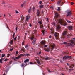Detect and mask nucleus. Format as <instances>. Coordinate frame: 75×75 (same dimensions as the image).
<instances>
[{"label": "nucleus", "instance_id": "obj_20", "mask_svg": "<svg viewBox=\"0 0 75 75\" xmlns=\"http://www.w3.org/2000/svg\"><path fill=\"white\" fill-rule=\"evenodd\" d=\"M21 18H22L21 20L22 21H23L24 19V16H23V15H22L21 16Z\"/></svg>", "mask_w": 75, "mask_h": 75}, {"label": "nucleus", "instance_id": "obj_1", "mask_svg": "<svg viewBox=\"0 0 75 75\" xmlns=\"http://www.w3.org/2000/svg\"><path fill=\"white\" fill-rule=\"evenodd\" d=\"M58 22L61 25H64V26H65L67 25V23L65 22L64 20L60 19H59L58 21Z\"/></svg>", "mask_w": 75, "mask_h": 75}, {"label": "nucleus", "instance_id": "obj_38", "mask_svg": "<svg viewBox=\"0 0 75 75\" xmlns=\"http://www.w3.org/2000/svg\"><path fill=\"white\" fill-rule=\"evenodd\" d=\"M42 34H43V35H44V33H44V30H42Z\"/></svg>", "mask_w": 75, "mask_h": 75}, {"label": "nucleus", "instance_id": "obj_63", "mask_svg": "<svg viewBox=\"0 0 75 75\" xmlns=\"http://www.w3.org/2000/svg\"><path fill=\"white\" fill-rule=\"evenodd\" d=\"M41 54V52H40L39 53V54Z\"/></svg>", "mask_w": 75, "mask_h": 75}, {"label": "nucleus", "instance_id": "obj_58", "mask_svg": "<svg viewBox=\"0 0 75 75\" xmlns=\"http://www.w3.org/2000/svg\"><path fill=\"white\" fill-rule=\"evenodd\" d=\"M16 38H17V37H15V38H14V40H16Z\"/></svg>", "mask_w": 75, "mask_h": 75}, {"label": "nucleus", "instance_id": "obj_27", "mask_svg": "<svg viewBox=\"0 0 75 75\" xmlns=\"http://www.w3.org/2000/svg\"><path fill=\"white\" fill-rule=\"evenodd\" d=\"M15 11V13L16 14H18V13H19L18 12L17 10H16Z\"/></svg>", "mask_w": 75, "mask_h": 75}, {"label": "nucleus", "instance_id": "obj_8", "mask_svg": "<svg viewBox=\"0 0 75 75\" xmlns=\"http://www.w3.org/2000/svg\"><path fill=\"white\" fill-rule=\"evenodd\" d=\"M70 42L72 44H74L75 42V38H73L70 41Z\"/></svg>", "mask_w": 75, "mask_h": 75}, {"label": "nucleus", "instance_id": "obj_25", "mask_svg": "<svg viewBox=\"0 0 75 75\" xmlns=\"http://www.w3.org/2000/svg\"><path fill=\"white\" fill-rule=\"evenodd\" d=\"M66 20L67 21V22H68V23H71V22L69 20L66 19Z\"/></svg>", "mask_w": 75, "mask_h": 75}, {"label": "nucleus", "instance_id": "obj_47", "mask_svg": "<svg viewBox=\"0 0 75 75\" xmlns=\"http://www.w3.org/2000/svg\"><path fill=\"white\" fill-rule=\"evenodd\" d=\"M3 4H5V2L4 1H3V3H2Z\"/></svg>", "mask_w": 75, "mask_h": 75}, {"label": "nucleus", "instance_id": "obj_6", "mask_svg": "<svg viewBox=\"0 0 75 75\" xmlns=\"http://www.w3.org/2000/svg\"><path fill=\"white\" fill-rule=\"evenodd\" d=\"M74 45H75V43L73 45L71 43H68L66 44V47H68V46H73Z\"/></svg>", "mask_w": 75, "mask_h": 75}, {"label": "nucleus", "instance_id": "obj_13", "mask_svg": "<svg viewBox=\"0 0 75 75\" xmlns=\"http://www.w3.org/2000/svg\"><path fill=\"white\" fill-rule=\"evenodd\" d=\"M28 61H29V59H27L24 61V63H27V62H28Z\"/></svg>", "mask_w": 75, "mask_h": 75}, {"label": "nucleus", "instance_id": "obj_19", "mask_svg": "<svg viewBox=\"0 0 75 75\" xmlns=\"http://www.w3.org/2000/svg\"><path fill=\"white\" fill-rule=\"evenodd\" d=\"M41 45H44V44H45V42H44L43 41H42L41 42Z\"/></svg>", "mask_w": 75, "mask_h": 75}, {"label": "nucleus", "instance_id": "obj_51", "mask_svg": "<svg viewBox=\"0 0 75 75\" xmlns=\"http://www.w3.org/2000/svg\"><path fill=\"white\" fill-rule=\"evenodd\" d=\"M10 55V54H8L7 57H9Z\"/></svg>", "mask_w": 75, "mask_h": 75}, {"label": "nucleus", "instance_id": "obj_11", "mask_svg": "<svg viewBox=\"0 0 75 75\" xmlns=\"http://www.w3.org/2000/svg\"><path fill=\"white\" fill-rule=\"evenodd\" d=\"M51 34H54V28H52L51 29Z\"/></svg>", "mask_w": 75, "mask_h": 75}, {"label": "nucleus", "instance_id": "obj_40", "mask_svg": "<svg viewBox=\"0 0 75 75\" xmlns=\"http://www.w3.org/2000/svg\"><path fill=\"white\" fill-rule=\"evenodd\" d=\"M69 68H73V67L72 66H70L69 67Z\"/></svg>", "mask_w": 75, "mask_h": 75}, {"label": "nucleus", "instance_id": "obj_9", "mask_svg": "<svg viewBox=\"0 0 75 75\" xmlns=\"http://www.w3.org/2000/svg\"><path fill=\"white\" fill-rule=\"evenodd\" d=\"M44 50L46 51H47V52H48L49 51H50V47H49L47 48H45Z\"/></svg>", "mask_w": 75, "mask_h": 75}, {"label": "nucleus", "instance_id": "obj_64", "mask_svg": "<svg viewBox=\"0 0 75 75\" xmlns=\"http://www.w3.org/2000/svg\"><path fill=\"white\" fill-rule=\"evenodd\" d=\"M12 62V61H10L9 62L10 64H11V63Z\"/></svg>", "mask_w": 75, "mask_h": 75}, {"label": "nucleus", "instance_id": "obj_33", "mask_svg": "<svg viewBox=\"0 0 75 75\" xmlns=\"http://www.w3.org/2000/svg\"><path fill=\"white\" fill-rule=\"evenodd\" d=\"M28 46L27 45L25 46V47L26 48H27V50L28 49V48H28Z\"/></svg>", "mask_w": 75, "mask_h": 75}, {"label": "nucleus", "instance_id": "obj_35", "mask_svg": "<svg viewBox=\"0 0 75 75\" xmlns=\"http://www.w3.org/2000/svg\"><path fill=\"white\" fill-rule=\"evenodd\" d=\"M43 7V5H41L40 7V8H42Z\"/></svg>", "mask_w": 75, "mask_h": 75}, {"label": "nucleus", "instance_id": "obj_24", "mask_svg": "<svg viewBox=\"0 0 75 75\" xmlns=\"http://www.w3.org/2000/svg\"><path fill=\"white\" fill-rule=\"evenodd\" d=\"M50 59V57H47L45 58V60H48Z\"/></svg>", "mask_w": 75, "mask_h": 75}, {"label": "nucleus", "instance_id": "obj_56", "mask_svg": "<svg viewBox=\"0 0 75 75\" xmlns=\"http://www.w3.org/2000/svg\"><path fill=\"white\" fill-rule=\"evenodd\" d=\"M7 60H8V59H5V61H7Z\"/></svg>", "mask_w": 75, "mask_h": 75}, {"label": "nucleus", "instance_id": "obj_32", "mask_svg": "<svg viewBox=\"0 0 75 75\" xmlns=\"http://www.w3.org/2000/svg\"><path fill=\"white\" fill-rule=\"evenodd\" d=\"M39 24H40V25H42V23H41V22L40 21L38 22Z\"/></svg>", "mask_w": 75, "mask_h": 75}, {"label": "nucleus", "instance_id": "obj_17", "mask_svg": "<svg viewBox=\"0 0 75 75\" xmlns=\"http://www.w3.org/2000/svg\"><path fill=\"white\" fill-rule=\"evenodd\" d=\"M36 41V40H34L32 42V43L33 44H35Z\"/></svg>", "mask_w": 75, "mask_h": 75}, {"label": "nucleus", "instance_id": "obj_39", "mask_svg": "<svg viewBox=\"0 0 75 75\" xmlns=\"http://www.w3.org/2000/svg\"><path fill=\"white\" fill-rule=\"evenodd\" d=\"M64 54H68V53L66 52H64Z\"/></svg>", "mask_w": 75, "mask_h": 75}, {"label": "nucleus", "instance_id": "obj_18", "mask_svg": "<svg viewBox=\"0 0 75 75\" xmlns=\"http://www.w3.org/2000/svg\"><path fill=\"white\" fill-rule=\"evenodd\" d=\"M55 45L54 44H53V45H52V50H53L54 48V47H55Z\"/></svg>", "mask_w": 75, "mask_h": 75}, {"label": "nucleus", "instance_id": "obj_41", "mask_svg": "<svg viewBox=\"0 0 75 75\" xmlns=\"http://www.w3.org/2000/svg\"><path fill=\"white\" fill-rule=\"evenodd\" d=\"M34 32L35 33H37V30H34Z\"/></svg>", "mask_w": 75, "mask_h": 75}, {"label": "nucleus", "instance_id": "obj_31", "mask_svg": "<svg viewBox=\"0 0 75 75\" xmlns=\"http://www.w3.org/2000/svg\"><path fill=\"white\" fill-rule=\"evenodd\" d=\"M60 10H61V9H60V7H58V9H57V11H60Z\"/></svg>", "mask_w": 75, "mask_h": 75}, {"label": "nucleus", "instance_id": "obj_16", "mask_svg": "<svg viewBox=\"0 0 75 75\" xmlns=\"http://www.w3.org/2000/svg\"><path fill=\"white\" fill-rule=\"evenodd\" d=\"M68 29H69V30H72V26H69V27H68Z\"/></svg>", "mask_w": 75, "mask_h": 75}, {"label": "nucleus", "instance_id": "obj_2", "mask_svg": "<svg viewBox=\"0 0 75 75\" xmlns=\"http://www.w3.org/2000/svg\"><path fill=\"white\" fill-rule=\"evenodd\" d=\"M72 58V57L71 56H69L68 55L65 56L63 57V59L64 60L67 59L68 58L71 59Z\"/></svg>", "mask_w": 75, "mask_h": 75}, {"label": "nucleus", "instance_id": "obj_52", "mask_svg": "<svg viewBox=\"0 0 75 75\" xmlns=\"http://www.w3.org/2000/svg\"><path fill=\"white\" fill-rule=\"evenodd\" d=\"M60 75H64V73H61Z\"/></svg>", "mask_w": 75, "mask_h": 75}, {"label": "nucleus", "instance_id": "obj_62", "mask_svg": "<svg viewBox=\"0 0 75 75\" xmlns=\"http://www.w3.org/2000/svg\"><path fill=\"white\" fill-rule=\"evenodd\" d=\"M52 25H55V24L54 23H53Z\"/></svg>", "mask_w": 75, "mask_h": 75}, {"label": "nucleus", "instance_id": "obj_4", "mask_svg": "<svg viewBox=\"0 0 75 75\" xmlns=\"http://www.w3.org/2000/svg\"><path fill=\"white\" fill-rule=\"evenodd\" d=\"M23 54H21L19 55L17 57H16L14 59V60H16V59H18L19 58H20L21 57L23 56Z\"/></svg>", "mask_w": 75, "mask_h": 75}, {"label": "nucleus", "instance_id": "obj_22", "mask_svg": "<svg viewBox=\"0 0 75 75\" xmlns=\"http://www.w3.org/2000/svg\"><path fill=\"white\" fill-rule=\"evenodd\" d=\"M61 0H59L57 2V4H60V3H61Z\"/></svg>", "mask_w": 75, "mask_h": 75}, {"label": "nucleus", "instance_id": "obj_10", "mask_svg": "<svg viewBox=\"0 0 75 75\" xmlns=\"http://www.w3.org/2000/svg\"><path fill=\"white\" fill-rule=\"evenodd\" d=\"M55 14V16L56 18H57L58 17H59V14L57 13H56Z\"/></svg>", "mask_w": 75, "mask_h": 75}, {"label": "nucleus", "instance_id": "obj_60", "mask_svg": "<svg viewBox=\"0 0 75 75\" xmlns=\"http://www.w3.org/2000/svg\"><path fill=\"white\" fill-rule=\"evenodd\" d=\"M44 47H47V45H45Z\"/></svg>", "mask_w": 75, "mask_h": 75}, {"label": "nucleus", "instance_id": "obj_34", "mask_svg": "<svg viewBox=\"0 0 75 75\" xmlns=\"http://www.w3.org/2000/svg\"><path fill=\"white\" fill-rule=\"evenodd\" d=\"M21 50H22V51H23V52H25V51H24V50L23 48H22L21 49Z\"/></svg>", "mask_w": 75, "mask_h": 75}, {"label": "nucleus", "instance_id": "obj_26", "mask_svg": "<svg viewBox=\"0 0 75 75\" xmlns=\"http://www.w3.org/2000/svg\"><path fill=\"white\" fill-rule=\"evenodd\" d=\"M43 27V25L42 24V25H40V28H41Z\"/></svg>", "mask_w": 75, "mask_h": 75}, {"label": "nucleus", "instance_id": "obj_5", "mask_svg": "<svg viewBox=\"0 0 75 75\" xmlns=\"http://www.w3.org/2000/svg\"><path fill=\"white\" fill-rule=\"evenodd\" d=\"M67 33V31H64V33L62 34V38H65V35Z\"/></svg>", "mask_w": 75, "mask_h": 75}, {"label": "nucleus", "instance_id": "obj_37", "mask_svg": "<svg viewBox=\"0 0 75 75\" xmlns=\"http://www.w3.org/2000/svg\"><path fill=\"white\" fill-rule=\"evenodd\" d=\"M5 55H6L5 54H2V57H4V56H5Z\"/></svg>", "mask_w": 75, "mask_h": 75}, {"label": "nucleus", "instance_id": "obj_30", "mask_svg": "<svg viewBox=\"0 0 75 75\" xmlns=\"http://www.w3.org/2000/svg\"><path fill=\"white\" fill-rule=\"evenodd\" d=\"M31 8H30V9L28 10V13H30L31 12Z\"/></svg>", "mask_w": 75, "mask_h": 75}, {"label": "nucleus", "instance_id": "obj_45", "mask_svg": "<svg viewBox=\"0 0 75 75\" xmlns=\"http://www.w3.org/2000/svg\"><path fill=\"white\" fill-rule=\"evenodd\" d=\"M67 42H64L63 43V44H65L66 45V44H67Z\"/></svg>", "mask_w": 75, "mask_h": 75}, {"label": "nucleus", "instance_id": "obj_44", "mask_svg": "<svg viewBox=\"0 0 75 75\" xmlns=\"http://www.w3.org/2000/svg\"><path fill=\"white\" fill-rule=\"evenodd\" d=\"M21 7H23V4H21Z\"/></svg>", "mask_w": 75, "mask_h": 75}, {"label": "nucleus", "instance_id": "obj_53", "mask_svg": "<svg viewBox=\"0 0 75 75\" xmlns=\"http://www.w3.org/2000/svg\"><path fill=\"white\" fill-rule=\"evenodd\" d=\"M12 50H13V48L11 49L10 50V51H11Z\"/></svg>", "mask_w": 75, "mask_h": 75}, {"label": "nucleus", "instance_id": "obj_55", "mask_svg": "<svg viewBox=\"0 0 75 75\" xmlns=\"http://www.w3.org/2000/svg\"><path fill=\"white\" fill-rule=\"evenodd\" d=\"M15 35V33H14V34H13V38H14V35Z\"/></svg>", "mask_w": 75, "mask_h": 75}, {"label": "nucleus", "instance_id": "obj_49", "mask_svg": "<svg viewBox=\"0 0 75 75\" xmlns=\"http://www.w3.org/2000/svg\"><path fill=\"white\" fill-rule=\"evenodd\" d=\"M74 4V2H71V5H72Z\"/></svg>", "mask_w": 75, "mask_h": 75}, {"label": "nucleus", "instance_id": "obj_15", "mask_svg": "<svg viewBox=\"0 0 75 75\" xmlns=\"http://www.w3.org/2000/svg\"><path fill=\"white\" fill-rule=\"evenodd\" d=\"M28 16H29L27 15L26 17V20L27 21L29 19V18L28 17Z\"/></svg>", "mask_w": 75, "mask_h": 75}, {"label": "nucleus", "instance_id": "obj_61", "mask_svg": "<svg viewBox=\"0 0 75 75\" xmlns=\"http://www.w3.org/2000/svg\"><path fill=\"white\" fill-rule=\"evenodd\" d=\"M39 3H40V4H41V3H42V1H40L39 2Z\"/></svg>", "mask_w": 75, "mask_h": 75}, {"label": "nucleus", "instance_id": "obj_50", "mask_svg": "<svg viewBox=\"0 0 75 75\" xmlns=\"http://www.w3.org/2000/svg\"><path fill=\"white\" fill-rule=\"evenodd\" d=\"M17 27H16V32H17Z\"/></svg>", "mask_w": 75, "mask_h": 75}, {"label": "nucleus", "instance_id": "obj_42", "mask_svg": "<svg viewBox=\"0 0 75 75\" xmlns=\"http://www.w3.org/2000/svg\"><path fill=\"white\" fill-rule=\"evenodd\" d=\"M30 64H34V63H33L31 62H30Z\"/></svg>", "mask_w": 75, "mask_h": 75}, {"label": "nucleus", "instance_id": "obj_3", "mask_svg": "<svg viewBox=\"0 0 75 75\" xmlns=\"http://www.w3.org/2000/svg\"><path fill=\"white\" fill-rule=\"evenodd\" d=\"M54 36L56 37V39H58L59 37V35L58 33L56 32L54 34Z\"/></svg>", "mask_w": 75, "mask_h": 75}, {"label": "nucleus", "instance_id": "obj_36", "mask_svg": "<svg viewBox=\"0 0 75 75\" xmlns=\"http://www.w3.org/2000/svg\"><path fill=\"white\" fill-rule=\"evenodd\" d=\"M24 65H25L24 64H22L21 65V66L22 67H24Z\"/></svg>", "mask_w": 75, "mask_h": 75}, {"label": "nucleus", "instance_id": "obj_23", "mask_svg": "<svg viewBox=\"0 0 75 75\" xmlns=\"http://www.w3.org/2000/svg\"><path fill=\"white\" fill-rule=\"evenodd\" d=\"M29 54H25L24 55L23 54V56H28L29 55Z\"/></svg>", "mask_w": 75, "mask_h": 75}, {"label": "nucleus", "instance_id": "obj_12", "mask_svg": "<svg viewBox=\"0 0 75 75\" xmlns=\"http://www.w3.org/2000/svg\"><path fill=\"white\" fill-rule=\"evenodd\" d=\"M37 16H38V17H39V16H40V12L39 11V10H38L37 11Z\"/></svg>", "mask_w": 75, "mask_h": 75}, {"label": "nucleus", "instance_id": "obj_46", "mask_svg": "<svg viewBox=\"0 0 75 75\" xmlns=\"http://www.w3.org/2000/svg\"><path fill=\"white\" fill-rule=\"evenodd\" d=\"M35 7H33V11H34V10H35Z\"/></svg>", "mask_w": 75, "mask_h": 75}, {"label": "nucleus", "instance_id": "obj_43", "mask_svg": "<svg viewBox=\"0 0 75 75\" xmlns=\"http://www.w3.org/2000/svg\"><path fill=\"white\" fill-rule=\"evenodd\" d=\"M48 71L50 73L52 72V71H51L50 70H48Z\"/></svg>", "mask_w": 75, "mask_h": 75}, {"label": "nucleus", "instance_id": "obj_59", "mask_svg": "<svg viewBox=\"0 0 75 75\" xmlns=\"http://www.w3.org/2000/svg\"><path fill=\"white\" fill-rule=\"evenodd\" d=\"M0 63H1V64H2V63H3V62H2V61H1L0 60Z\"/></svg>", "mask_w": 75, "mask_h": 75}, {"label": "nucleus", "instance_id": "obj_21", "mask_svg": "<svg viewBox=\"0 0 75 75\" xmlns=\"http://www.w3.org/2000/svg\"><path fill=\"white\" fill-rule=\"evenodd\" d=\"M60 28H61V26H60V25H59L57 27V30H59Z\"/></svg>", "mask_w": 75, "mask_h": 75}, {"label": "nucleus", "instance_id": "obj_29", "mask_svg": "<svg viewBox=\"0 0 75 75\" xmlns=\"http://www.w3.org/2000/svg\"><path fill=\"white\" fill-rule=\"evenodd\" d=\"M34 36L33 35V36L30 38L31 40H33V38H34Z\"/></svg>", "mask_w": 75, "mask_h": 75}, {"label": "nucleus", "instance_id": "obj_48", "mask_svg": "<svg viewBox=\"0 0 75 75\" xmlns=\"http://www.w3.org/2000/svg\"><path fill=\"white\" fill-rule=\"evenodd\" d=\"M16 54H18V51L16 52Z\"/></svg>", "mask_w": 75, "mask_h": 75}, {"label": "nucleus", "instance_id": "obj_14", "mask_svg": "<svg viewBox=\"0 0 75 75\" xmlns=\"http://www.w3.org/2000/svg\"><path fill=\"white\" fill-rule=\"evenodd\" d=\"M37 62L38 63V64H39V65H41V63H40V62L39 61V60H38V59L37 60Z\"/></svg>", "mask_w": 75, "mask_h": 75}, {"label": "nucleus", "instance_id": "obj_57", "mask_svg": "<svg viewBox=\"0 0 75 75\" xmlns=\"http://www.w3.org/2000/svg\"><path fill=\"white\" fill-rule=\"evenodd\" d=\"M4 60V59L3 58H1V59H0V60H1V61H3V60Z\"/></svg>", "mask_w": 75, "mask_h": 75}, {"label": "nucleus", "instance_id": "obj_28", "mask_svg": "<svg viewBox=\"0 0 75 75\" xmlns=\"http://www.w3.org/2000/svg\"><path fill=\"white\" fill-rule=\"evenodd\" d=\"M13 41V40H11V41H10V42L9 43H10V44H12Z\"/></svg>", "mask_w": 75, "mask_h": 75}, {"label": "nucleus", "instance_id": "obj_54", "mask_svg": "<svg viewBox=\"0 0 75 75\" xmlns=\"http://www.w3.org/2000/svg\"><path fill=\"white\" fill-rule=\"evenodd\" d=\"M29 26H30V27H32V25H31V23L29 24Z\"/></svg>", "mask_w": 75, "mask_h": 75}, {"label": "nucleus", "instance_id": "obj_7", "mask_svg": "<svg viewBox=\"0 0 75 75\" xmlns=\"http://www.w3.org/2000/svg\"><path fill=\"white\" fill-rule=\"evenodd\" d=\"M68 14L66 16V17H68V16H70L72 13H71V11H69L67 12Z\"/></svg>", "mask_w": 75, "mask_h": 75}]
</instances>
